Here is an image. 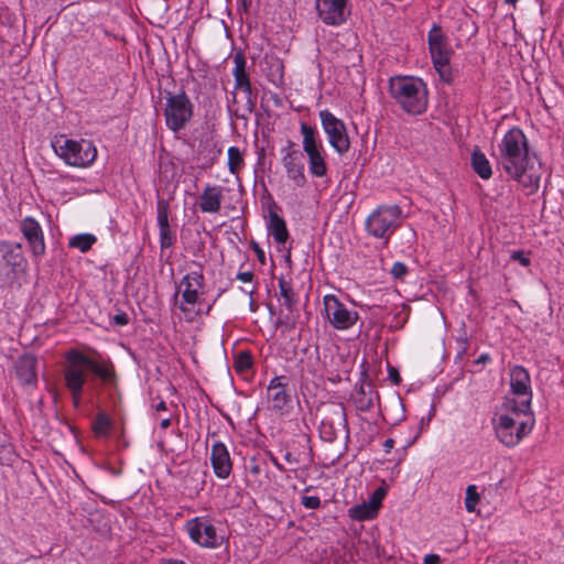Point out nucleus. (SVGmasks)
<instances>
[{"label":"nucleus","mask_w":564,"mask_h":564,"mask_svg":"<svg viewBox=\"0 0 564 564\" xmlns=\"http://www.w3.org/2000/svg\"><path fill=\"white\" fill-rule=\"evenodd\" d=\"M111 427V420L105 414L99 413L94 421L93 429L98 436H106Z\"/></svg>","instance_id":"31"},{"label":"nucleus","mask_w":564,"mask_h":564,"mask_svg":"<svg viewBox=\"0 0 564 564\" xmlns=\"http://www.w3.org/2000/svg\"><path fill=\"white\" fill-rule=\"evenodd\" d=\"M279 289L282 297V305H284L289 311H292L295 302L292 288L285 281H280Z\"/></svg>","instance_id":"32"},{"label":"nucleus","mask_w":564,"mask_h":564,"mask_svg":"<svg viewBox=\"0 0 564 564\" xmlns=\"http://www.w3.org/2000/svg\"><path fill=\"white\" fill-rule=\"evenodd\" d=\"M323 304L326 321L337 330H347L359 319L358 312L340 302L334 294H326Z\"/></svg>","instance_id":"11"},{"label":"nucleus","mask_w":564,"mask_h":564,"mask_svg":"<svg viewBox=\"0 0 564 564\" xmlns=\"http://www.w3.org/2000/svg\"><path fill=\"white\" fill-rule=\"evenodd\" d=\"M471 167L482 180H488L492 175L490 162L480 150L473 151Z\"/></svg>","instance_id":"26"},{"label":"nucleus","mask_w":564,"mask_h":564,"mask_svg":"<svg viewBox=\"0 0 564 564\" xmlns=\"http://www.w3.org/2000/svg\"><path fill=\"white\" fill-rule=\"evenodd\" d=\"M155 410L156 411H165L166 410V403L164 401H160L156 405H155Z\"/></svg>","instance_id":"45"},{"label":"nucleus","mask_w":564,"mask_h":564,"mask_svg":"<svg viewBox=\"0 0 564 564\" xmlns=\"http://www.w3.org/2000/svg\"><path fill=\"white\" fill-rule=\"evenodd\" d=\"M193 116V105L185 93L169 95L164 108L165 123L177 132L186 127Z\"/></svg>","instance_id":"10"},{"label":"nucleus","mask_w":564,"mask_h":564,"mask_svg":"<svg viewBox=\"0 0 564 564\" xmlns=\"http://www.w3.org/2000/svg\"><path fill=\"white\" fill-rule=\"evenodd\" d=\"M251 365H252V360H251L250 355H248L246 352L239 354V356L236 360L237 370H239V371L247 370L251 367Z\"/></svg>","instance_id":"34"},{"label":"nucleus","mask_w":564,"mask_h":564,"mask_svg":"<svg viewBox=\"0 0 564 564\" xmlns=\"http://www.w3.org/2000/svg\"><path fill=\"white\" fill-rule=\"evenodd\" d=\"M386 496V490L383 488H378L370 497L369 502L375 507V509L378 511L381 501Z\"/></svg>","instance_id":"37"},{"label":"nucleus","mask_w":564,"mask_h":564,"mask_svg":"<svg viewBox=\"0 0 564 564\" xmlns=\"http://www.w3.org/2000/svg\"><path fill=\"white\" fill-rule=\"evenodd\" d=\"M160 425H161V427H162V429H164V430H165V429H167V427L171 425V420H170L169 417L163 419V420L161 421Z\"/></svg>","instance_id":"46"},{"label":"nucleus","mask_w":564,"mask_h":564,"mask_svg":"<svg viewBox=\"0 0 564 564\" xmlns=\"http://www.w3.org/2000/svg\"><path fill=\"white\" fill-rule=\"evenodd\" d=\"M389 94L405 113L419 116L426 111L429 90L419 77L397 75L389 79Z\"/></svg>","instance_id":"4"},{"label":"nucleus","mask_w":564,"mask_h":564,"mask_svg":"<svg viewBox=\"0 0 564 564\" xmlns=\"http://www.w3.org/2000/svg\"><path fill=\"white\" fill-rule=\"evenodd\" d=\"M322 436L324 440L332 442L336 437V433L334 431L333 425H328L326 422H322Z\"/></svg>","instance_id":"39"},{"label":"nucleus","mask_w":564,"mask_h":564,"mask_svg":"<svg viewBox=\"0 0 564 564\" xmlns=\"http://www.w3.org/2000/svg\"><path fill=\"white\" fill-rule=\"evenodd\" d=\"M268 231L279 245H284L289 239L286 224L278 214L271 213L268 223Z\"/></svg>","instance_id":"25"},{"label":"nucleus","mask_w":564,"mask_h":564,"mask_svg":"<svg viewBox=\"0 0 564 564\" xmlns=\"http://www.w3.org/2000/svg\"><path fill=\"white\" fill-rule=\"evenodd\" d=\"M519 0H506V3L514 6Z\"/></svg>","instance_id":"48"},{"label":"nucleus","mask_w":564,"mask_h":564,"mask_svg":"<svg viewBox=\"0 0 564 564\" xmlns=\"http://www.w3.org/2000/svg\"><path fill=\"white\" fill-rule=\"evenodd\" d=\"M395 279H403L408 273V268L403 262H394L390 270Z\"/></svg>","instance_id":"35"},{"label":"nucleus","mask_w":564,"mask_h":564,"mask_svg":"<svg viewBox=\"0 0 564 564\" xmlns=\"http://www.w3.org/2000/svg\"><path fill=\"white\" fill-rule=\"evenodd\" d=\"M415 440H416V436L414 437L413 441L409 442L408 446H411L415 442Z\"/></svg>","instance_id":"51"},{"label":"nucleus","mask_w":564,"mask_h":564,"mask_svg":"<svg viewBox=\"0 0 564 564\" xmlns=\"http://www.w3.org/2000/svg\"><path fill=\"white\" fill-rule=\"evenodd\" d=\"M401 223L402 209L398 205H380L369 214L365 227L368 235L387 246Z\"/></svg>","instance_id":"7"},{"label":"nucleus","mask_w":564,"mask_h":564,"mask_svg":"<svg viewBox=\"0 0 564 564\" xmlns=\"http://www.w3.org/2000/svg\"><path fill=\"white\" fill-rule=\"evenodd\" d=\"M210 463L215 475L218 478H227L232 469L229 452L225 444L216 442L210 448Z\"/></svg>","instance_id":"21"},{"label":"nucleus","mask_w":564,"mask_h":564,"mask_svg":"<svg viewBox=\"0 0 564 564\" xmlns=\"http://www.w3.org/2000/svg\"><path fill=\"white\" fill-rule=\"evenodd\" d=\"M204 280L202 270H196L186 273L177 284L175 303L187 322H193L200 313Z\"/></svg>","instance_id":"6"},{"label":"nucleus","mask_w":564,"mask_h":564,"mask_svg":"<svg viewBox=\"0 0 564 564\" xmlns=\"http://www.w3.org/2000/svg\"><path fill=\"white\" fill-rule=\"evenodd\" d=\"M237 278L243 283H250L253 279V274L250 271H246L238 273Z\"/></svg>","instance_id":"42"},{"label":"nucleus","mask_w":564,"mask_h":564,"mask_svg":"<svg viewBox=\"0 0 564 564\" xmlns=\"http://www.w3.org/2000/svg\"><path fill=\"white\" fill-rule=\"evenodd\" d=\"M158 225L160 229V241L162 248L172 245L171 229L169 225L167 204L163 200L158 203Z\"/></svg>","instance_id":"24"},{"label":"nucleus","mask_w":564,"mask_h":564,"mask_svg":"<svg viewBox=\"0 0 564 564\" xmlns=\"http://www.w3.org/2000/svg\"><path fill=\"white\" fill-rule=\"evenodd\" d=\"M224 187L207 184L199 196V209L205 214H217L221 208Z\"/></svg>","instance_id":"22"},{"label":"nucleus","mask_w":564,"mask_h":564,"mask_svg":"<svg viewBox=\"0 0 564 564\" xmlns=\"http://www.w3.org/2000/svg\"><path fill=\"white\" fill-rule=\"evenodd\" d=\"M283 167L288 177L296 187H303L306 184L304 174L303 154L299 150L289 149L282 158Z\"/></svg>","instance_id":"19"},{"label":"nucleus","mask_w":564,"mask_h":564,"mask_svg":"<svg viewBox=\"0 0 564 564\" xmlns=\"http://www.w3.org/2000/svg\"><path fill=\"white\" fill-rule=\"evenodd\" d=\"M394 446V440L393 438H387L383 442V448L386 453H389Z\"/></svg>","instance_id":"44"},{"label":"nucleus","mask_w":564,"mask_h":564,"mask_svg":"<svg viewBox=\"0 0 564 564\" xmlns=\"http://www.w3.org/2000/svg\"><path fill=\"white\" fill-rule=\"evenodd\" d=\"M52 148L66 165L74 167H88L97 158L96 147L86 139L75 140L61 134L54 138Z\"/></svg>","instance_id":"5"},{"label":"nucleus","mask_w":564,"mask_h":564,"mask_svg":"<svg viewBox=\"0 0 564 564\" xmlns=\"http://www.w3.org/2000/svg\"><path fill=\"white\" fill-rule=\"evenodd\" d=\"M96 242V237L91 234H78L69 239L68 246L78 249L80 252L88 251Z\"/></svg>","instance_id":"29"},{"label":"nucleus","mask_w":564,"mask_h":564,"mask_svg":"<svg viewBox=\"0 0 564 564\" xmlns=\"http://www.w3.org/2000/svg\"><path fill=\"white\" fill-rule=\"evenodd\" d=\"M273 464L276 468L283 469V467L275 459L273 460Z\"/></svg>","instance_id":"50"},{"label":"nucleus","mask_w":564,"mask_h":564,"mask_svg":"<svg viewBox=\"0 0 564 564\" xmlns=\"http://www.w3.org/2000/svg\"><path fill=\"white\" fill-rule=\"evenodd\" d=\"M441 557L437 554H427L423 558V564H440Z\"/></svg>","instance_id":"41"},{"label":"nucleus","mask_w":564,"mask_h":564,"mask_svg":"<svg viewBox=\"0 0 564 564\" xmlns=\"http://www.w3.org/2000/svg\"><path fill=\"white\" fill-rule=\"evenodd\" d=\"M284 458L288 463H293L291 453H285Z\"/></svg>","instance_id":"47"},{"label":"nucleus","mask_w":564,"mask_h":564,"mask_svg":"<svg viewBox=\"0 0 564 564\" xmlns=\"http://www.w3.org/2000/svg\"><path fill=\"white\" fill-rule=\"evenodd\" d=\"M511 259L518 261L522 267L530 264V259L523 253V251H513Z\"/></svg>","instance_id":"40"},{"label":"nucleus","mask_w":564,"mask_h":564,"mask_svg":"<svg viewBox=\"0 0 564 564\" xmlns=\"http://www.w3.org/2000/svg\"><path fill=\"white\" fill-rule=\"evenodd\" d=\"M234 64L232 75L235 78V89L241 93V99L238 100L237 94L232 93V100L237 104L241 102L246 110L251 111L253 108L252 90L247 73V61L241 52L234 55Z\"/></svg>","instance_id":"15"},{"label":"nucleus","mask_w":564,"mask_h":564,"mask_svg":"<svg viewBox=\"0 0 564 564\" xmlns=\"http://www.w3.org/2000/svg\"><path fill=\"white\" fill-rule=\"evenodd\" d=\"M20 229L26 239L34 256L40 257L45 252L44 234L41 225L33 217L22 219Z\"/></svg>","instance_id":"17"},{"label":"nucleus","mask_w":564,"mask_h":564,"mask_svg":"<svg viewBox=\"0 0 564 564\" xmlns=\"http://www.w3.org/2000/svg\"><path fill=\"white\" fill-rule=\"evenodd\" d=\"M0 259L14 274L25 270L26 260L20 243L1 242Z\"/></svg>","instance_id":"20"},{"label":"nucleus","mask_w":564,"mask_h":564,"mask_svg":"<svg viewBox=\"0 0 564 564\" xmlns=\"http://www.w3.org/2000/svg\"><path fill=\"white\" fill-rule=\"evenodd\" d=\"M377 513L378 511L369 501L357 505L349 510L350 517L359 521L373 519Z\"/></svg>","instance_id":"27"},{"label":"nucleus","mask_w":564,"mask_h":564,"mask_svg":"<svg viewBox=\"0 0 564 564\" xmlns=\"http://www.w3.org/2000/svg\"><path fill=\"white\" fill-rule=\"evenodd\" d=\"M319 119L329 145L339 154L346 153L350 142L345 123L327 109L319 111Z\"/></svg>","instance_id":"14"},{"label":"nucleus","mask_w":564,"mask_h":564,"mask_svg":"<svg viewBox=\"0 0 564 564\" xmlns=\"http://www.w3.org/2000/svg\"><path fill=\"white\" fill-rule=\"evenodd\" d=\"M360 393L362 394V397L360 399H356L358 409L361 411H366V410H369L370 408H372V405H373L372 397H367L364 390H361Z\"/></svg>","instance_id":"36"},{"label":"nucleus","mask_w":564,"mask_h":564,"mask_svg":"<svg viewBox=\"0 0 564 564\" xmlns=\"http://www.w3.org/2000/svg\"><path fill=\"white\" fill-rule=\"evenodd\" d=\"M317 17L326 25L339 26L350 14L349 0H316Z\"/></svg>","instance_id":"16"},{"label":"nucleus","mask_w":564,"mask_h":564,"mask_svg":"<svg viewBox=\"0 0 564 564\" xmlns=\"http://www.w3.org/2000/svg\"><path fill=\"white\" fill-rule=\"evenodd\" d=\"M491 360L490 356L488 354H481L477 360L476 364L478 365H485Z\"/></svg>","instance_id":"43"},{"label":"nucleus","mask_w":564,"mask_h":564,"mask_svg":"<svg viewBox=\"0 0 564 564\" xmlns=\"http://www.w3.org/2000/svg\"><path fill=\"white\" fill-rule=\"evenodd\" d=\"M36 361L32 356L21 357L15 366L17 376L22 384H33L36 381Z\"/></svg>","instance_id":"23"},{"label":"nucleus","mask_w":564,"mask_h":564,"mask_svg":"<svg viewBox=\"0 0 564 564\" xmlns=\"http://www.w3.org/2000/svg\"><path fill=\"white\" fill-rule=\"evenodd\" d=\"M427 37L433 65L442 80L449 83L452 80L449 61L453 51L448 45L441 28L433 25L429 32Z\"/></svg>","instance_id":"9"},{"label":"nucleus","mask_w":564,"mask_h":564,"mask_svg":"<svg viewBox=\"0 0 564 564\" xmlns=\"http://www.w3.org/2000/svg\"><path fill=\"white\" fill-rule=\"evenodd\" d=\"M497 166L529 194L538 191L541 180L540 163L535 153L530 152L529 141L520 128L509 129L495 153Z\"/></svg>","instance_id":"1"},{"label":"nucleus","mask_w":564,"mask_h":564,"mask_svg":"<svg viewBox=\"0 0 564 564\" xmlns=\"http://www.w3.org/2000/svg\"><path fill=\"white\" fill-rule=\"evenodd\" d=\"M227 165L231 174L237 175L243 166L242 152L237 147H230L227 151Z\"/></svg>","instance_id":"28"},{"label":"nucleus","mask_w":564,"mask_h":564,"mask_svg":"<svg viewBox=\"0 0 564 564\" xmlns=\"http://www.w3.org/2000/svg\"><path fill=\"white\" fill-rule=\"evenodd\" d=\"M497 438L506 446L518 445L534 426L531 409H522L511 400L503 401L492 417Z\"/></svg>","instance_id":"2"},{"label":"nucleus","mask_w":564,"mask_h":564,"mask_svg":"<svg viewBox=\"0 0 564 564\" xmlns=\"http://www.w3.org/2000/svg\"><path fill=\"white\" fill-rule=\"evenodd\" d=\"M90 372L104 380H109L112 376L111 367L106 361L91 359L76 350L67 354L63 376L75 406L80 403L84 387L89 383Z\"/></svg>","instance_id":"3"},{"label":"nucleus","mask_w":564,"mask_h":564,"mask_svg":"<svg viewBox=\"0 0 564 564\" xmlns=\"http://www.w3.org/2000/svg\"><path fill=\"white\" fill-rule=\"evenodd\" d=\"M300 129L303 137V150L308 159L311 174L316 177L325 176L327 172L325 150L316 129L304 122Z\"/></svg>","instance_id":"8"},{"label":"nucleus","mask_w":564,"mask_h":564,"mask_svg":"<svg viewBox=\"0 0 564 564\" xmlns=\"http://www.w3.org/2000/svg\"><path fill=\"white\" fill-rule=\"evenodd\" d=\"M273 464L276 468L283 469V467L275 459L273 460Z\"/></svg>","instance_id":"49"},{"label":"nucleus","mask_w":564,"mask_h":564,"mask_svg":"<svg viewBox=\"0 0 564 564\" xmlns=\"http://www.w3.org/2000/svg\"><path fill=\"white\" fill-rule=\"evenodd\" d=\"M332 414L334 419L337 421L338 425H346V411L341 404H335L332 408Z\"/></svg>","instance_id":"33"},{"label":"nucleus","mask_w":564,"mask_h":564,"mask_svg":"<svg viewBox=\"0 0 564 564\" xmlns=\"http://www.w3.org/2000/svg\"><path fill=\"white\" fill-rule=\"evenodd\" d=\"M479 501H480V495L477 491V487L475 485L467 486L466 496H465L466 511L469 513L476 512Z\"/></svg>","instance_id":"30"},{"label":"nucleus","mask_w":564,"mask_h":564,"mask_svg":"<svg viewBox=\"0 0 564 564\" xmlns=\"http://www.w3.org/2000/svg\"><path fill=\"white\" fill-rule=\"evenodd\" d=\"M302 505L307 509H317L321 506V499L317 496H304Z\"/></svg>","instance_id":"38"},{"label":"nucleus","mask_w":564,"mask_h":564,"mask_svg":"<svg viewBox=\"0 0 564 564\" xmlns=\"http://www.w3.org/2000/svg\"><path fill=\"white\" fill-rule=\"evenodd\" d=\"M288 380L283 376H275L267 388L269 406L275 411H282L290 403L291 397L286 391Z\"/></svg>","instance_id":"18"},{"label":"nucleus","mask_w":564,"mask_h":564,"mask_svg":"<svg viewBox=\"0 0 564 564\" xmlns=\"http://www.w3.org/2000/svg\"><path fill=\"white\" fill-rule=\"evenodd\" d=\"M185 530L191 540L203 547L215 549L221 544V536L213 520L207 517H195L186 521Z\"/></svg>","instance_id":"13"},{"label":"nucleus","mask_w":564,"mask_h":564,"mask_svg":"<svg viewBox=\"0 0 564 564\" xmlns=\"http://www.w3.org/2000/svg\"><path fill=\"white\" fill-rule=\"evenodd\" d=\"M508 400L522 409H531V379L528 370L522 366H514L510 370V390L503 401Z\"/></svg>","instance_id":"12"}]
</instances>
